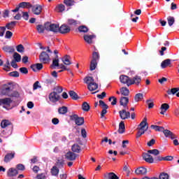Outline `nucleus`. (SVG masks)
<instances>
[{"instance_id": "46", "label": "nucleus", "mask_w": 179, "mask_h": 179, "mask_svg": "<svg viewBox=\"0 0 179 179\" xmlns=\"http://www.w3.org/2000/svg\"><path fill=\"white\" fill-rule=\"evenodd\" d=\"M53 92L57 93L59 95L62 93V87L59 86H57L53 89Z\"/></svg>"}, {"instance_id": "10", "label": "nucleus", "mask_w": 179, "mask_h": 179, "mask_svg": "<svg viewBox=\"0 0 179 179\" xmlns=\"http://www.w3.org/2000/svg\"><path fill=\"white\" fill-rule=\"evenodd\" d=\"M120 80L121 83H124V85H127V86H131L132 83H131V78L127 76H120Z\"/></svg>"}, {"instance_id": "20", "label": "nucleus", "mask_w": 179, "mask_h": 179, "mask_svg": "<svg viewBox=\"0 0 179 179\" xmlns=\"http://www.w3.org/2000/svg\"><path fill=\"white\" fill-rule=\"evenodd\" d=\"M104 177L106 179H120V178H118L117 175L113 172L105 174Z\"/></svg>"}, {"instance_id": "55", "label": "nucleus", "mask_w": 179, "mask_h": 179, "mask_svg": "<svg viewBox=\"0 0 179 179\" xmlns=\"http://www.w3.org/2000/svg\"><path fill=\"white\" fill-rule=\"evenodd\" d=\"M36 30L38 31V33H44V26L43 25H38L36 27Z\"/></svg>"}, {"instance_id": "22", "label": "nucleus", "mask_w": 179, "mask_h": 179, "mask_svg": "<svg viewBox=\"0 0 179 179\" xmlns=\"http://www.w3.org/2000/svg\"><path fill=\"white\" fill-rule=\"evenodd\" d=\"M50 173L52 176H54L55 177H58V174H59V169H58L57 166H54L51 169Z\"/></svg>"}, {"instance_id": "24", "label": "nucleus", "mask_w": 179, "mask_h": 179, "mask_svg": "<svg viewBox=\"0 0 179 179\" xmlns=\"http://www.w3.org/2000/svg\"><path fill=\"white\" fill-rule=\"evenodd\" d=\"M128 103H129V98L127 96H123L120 98V106H123L124 107H125V106H127Z\"/></svg>"}, {"instance_id": "8", "label": "nucleus", "mask_w": 179, "mask_h": 179, "mask_svg": "<svg viewBox=\"0 0 179 179\" xmlns=\"http://www.w3.org/2000/svg\"><path fill=\"white\" fill-rule=\"evenodd\" d=\"M31 8L34 15H40L43 10V7L40 4H36L35 6H32Z\"/></svg>"}, {"instance_id": "18", "label": "nucleus", "mask_w": 179, "mask_h": 179, "mask_svg": "<svg viewBox=\"0 0 179 179\" xmlns=\"http://www.w3.org/2000/svg\"><path fill=\"white\" fill-rule=\"evenodd\" d=\"M31 68L34 71V72H37V71H41V69H43V64L38 63L36 64H33L31 66Z\"/></svg>"}, {"instance_id": "42", "label": "nucleus", "mask_w": 179, "mask_h": 179, "mask_svg": "<svg viewBox=\"0 0 179 179\" xmlns=\"http://www.w3.org/2000/svg\"><path fill=\"white\" fill-rule=\"evenodd\" d=\"M13 58L14 61H16V62H20V61H22V56H20L17 52L14 53Z\"/></svg>"}, {"instance_id": "12", "label": "nucleus", "mask_w": 179, "mask_h": 179, "mask_svg": "<svg viewBox=\"0 0 179 179\" xmlns=\"http://www.w3.org/2000/svg\"><path fill=\"white\" fill-rule=\"evenodd\" d=\"M119 113L122 120H127L131 117V113L125 110H120Z\"/></svg>"}, {"instance_id": "44", "label": "nucleus", "mask_w": 179, "mask_h": 179, "mask_svg": "<svg viewBox=\"0 0 179 179\" xmlns=\"http://www.w3.org/2000/svg\"><path fill=\"white\" fill-rule=\"evenodd\" d=\"M148 152L150 155H153L154 156H158V155H160V151L157 149L150 150Z\"/></svg>"}, {"instance_id": "54", "label": "nucleus", "mask_w": 179, "mask_h": 179, "mask_svg": "<svg viewBox=\"0 0 179 179\" xmlns=\"http://www.w3.org/2000/svg\"><path fill=\"white\" fill-rule=\"evenodd\" d=\"M169 174H167L166 173H162L159 175V179H169Z\"/></svg>"}, {"instance_id": "43", "label": "nucleus", "mask_w": 179, "mask_h": 179, "mask_svg": "<svg viewBox=\"0 0 179 179\" xmlns=\"http://www.w3.org/2000/svg\"><path fill=\"white\" fill-rule=\"evenodd\" d=\"M96 66H97V62L92 60L90 66V71H94V69H96Z\"/></svg>"}, {"instance_id": "27", "label": "nucleus", "mask_w": 179, "mask_h": 179, "mask_svg": "<svg viewBox=\"0 0 179 179\" xmlns=\"http://www.w3.org/2000/svg\"><path fill=\"white\" fill-rule=\"evenodd\" d=\"M20 8H27V9H30V8L32 7L31 3H29V2H21L20 4Z\"/></svg>"}, {"instance_id": "35", "label": "nucleus", "mask_w": 179, "mask_h": 179, "mask_svg": "<svg viewBox=\"0 0 179 179\" xmlns=\"http://www.w3.org/2000/svg\"><path fill=\"white\" fill-rule=\"evenodd\" d=\"M120 93L122 96H129V90L127 87H122L120 89Z\"/></svg>"}, {"instance_id": "17", "label": "nucleus", "mask_w": 179, "mask_h": 179, "mask_svg": "<svg viewBox=\"0 0 179 179\" xmlns=\"http://www.w3.org/2000/svg\"><path fill=\"white\" fill-rule=\"evenodd\" d=\"M18 172L15 168H10L7 171V175L8 177H15L17 176Z\"/></svg>"}, {"instance_id": "61", "label": "nucleus", "mask_w": 179, "mask_h": 179, "mask_svg": "<svg viewBox=\"0 0 179 179\" xmlns=\"http://www.w3.org/2000/svg\"><path fill=\"white\" fill-rule=\"evenodd\" d=\"M40 83H38V81H36L34 85H33V88L34 90H37V89H40V87H41V86H40Z\"/></svg>"}, {"instance_id": "62", "label": "nucleus", "mask_w": 179, "mask_h": 179, "mask_svg": "<svg viewBox=\"0 0 179 179\" xmlns=\"http://www.w3.org/2000/svg\"><path fill=\"white\" fill-rule=\"evenodd\" d=\"M99 106L103 108H108V106L102 100L99 101Z\"/></svg>"}, {"instance_id": "36", "label": "nucleus", "mask_w": 179, "mask_h": 179, "mask_svg": "<svg viewBox=\"0 0 179 179\" xmlns=\"http://www.w3.org/2000/svg\"><path fill=\"white\" fill-rule=\"evenodd\" d=\"M59 114H66L68 113V108L66 106H62L58 109Z\"/></svg>"}, {"instance_id": "3", "label": "nucleus", "mask_w": 179, "mask_h": 179, "mask_svg": "<svg viewBox=\"0 0 179 179\" xmlns=\"http://www.w3.org/2000/svg\"><path fill=\"white\" fill-rule=\"evenodd\" d=\"M45 29L48 31L58 33V31H59V25L57 24H51L50 22H47L45 24Z\"/></svg>"}, {"instance_id": "51", "label": "nucleus", "mask_w": 179, "mask_h": 179, "mask_svg": "<svg viewBox=\"0 0 179 179\" xmlns=\"http://www.w3.org/2000/svg\"><path fill=\"white\" fill-rule=\"evenodd\" d=\"M52 66H59V59H58V56L53 59Z\"/></svg>"}, {"instance_id": "9", "label": "nucleus", "mask_w": 179, "mask_h": 179, "mask_svg": "<svg viewBox=\"0 0 179 179\" xmlns=\"http://www.w3.org/2000/svg\"><path fill=\"white\" fill-rule=\"evenodd\" d=\"M59 31L62 34H66L71 31V27L65 24L59 27Z\"/></svg>"}, {"instance_id": "40", "label": "nucleus", "mask_w": 179, "mask_h": 179, "mask_svg": "<svg viewBox=\"0 0 179 179\" xmlns=\"http://www.w3.org/2000/svg\"><path fill=\"white\" fill-rule=\"evenodd\" d=\"M177 92H179V88H172L171 90H168L166 93L167 94L171 95V94H176Z\"/></svg>"}, {"instance_id": "39", "label": "nucleus", "mask_w": 179, "mask_h": 179, "mask_svg": "<svg viewBox=\"0 0 179 179\" xmlns=\"http://www.w3.org/2000/svg\"><path fill=\"white\" fill-rule=\"evenodd\" d=\"M69 94L73 100H78V99L79 97V96H78V94H76V92H75V91H70L69 92Z\"/></svg>"}, {"instance_id": "21", "label": "nucleus", "mask_w": 179, "mask_h": 179, "mask_svg": "<svg viewBox=\"0 0 179 179\" xmlns=\"http://www.w3.org/2000/svg\"><path fill=\"white\" fill-rule=\"evenodd\" d=\"M93 38H94V36L93 35H85L84 36V40L87 44H92L93 43Z\"/></svg>"}, {"instance_id": "6", "label": "nucleus", "mask_w": 179, "mask_h": 179, "mask_svg": "<svg viewBox=\"0 0 179 179\" xmlns=\"http://www.w3.org/2000/svg\"><path fill=\"white\" fill-rule=\"evenodd\" d=\"M59 99H61V96L54 91L49 94V100L51 103H57V101H59Z\"/></svg>"}, {"instance_id": "5", "label": "nucleus", "mask_w": 179, "mask_h": 179, "mask_svg": "<svg viewBox=\"0 0 179 179\" xmlns=\"http://www.w3.org/2000/svg\"><path fill=\"white\" fill-rule=\"evenodd\" d=\"M39 61L43 64H48L50 61V55L45 52H42L39 55Z\"/></svg>"}, {"instance_id": "23", "label": "nucleus", "mask_w": 179, "mask_h": 179, "mask_svg": "<svg viewBox=\"0 0 179 179\" xmlns=\"http://www.w3.org/2000/svg\"><path fill=\"white\" fill-rule=\"evenodd\" d=\"M141 80L142 79L140 76H136L133 79H131V85H139Z\"/></svg>"}, {"instance_id": "48", "label": "nucleus", "mask_w": 179, "mask_h": 179, "mask_svg": "<svg viewBox=\"0 0 179 179\" xmlns=\"http://www.w3.org/2000/svg\"><path fill=\"white\" fill-rule=\"evenodd\" d=\"M167 20L169 26H172L173 24H174V22H176V20H174V17L171 16L167 17Z\"/></svg>"}, {"instance_id": "25", "label": "nucleus", "mask_w": 179, "mask_h": 179, "mask_svg": "<svg viewBox=\"0 0 179 179\" xmlns=\"http://www.w3.org/2000/svg\"><path fill=\"white\" fill-rule=\"evenodd\" d=\"M170 65H171V60L170 59L164 60L161 64V66L163 69L167 68V66H170Z\"/></svg>"}, {"instance_id": "45", "label": "nucleus", "mask_w": 179, "mask_h": 179, "mask_svg": "<svg viewBox=\"0 0 179 179\" xmlns=\"http://www.w3.org/2000/svg\"><path fill=\"white\" fill-rule=\"evenodd\" d=\"M3 50L6 52H13L15 51V49L10 46H5L3 48Z\"/></svg>"}, {"instance_id": "2", "label": "nucleus", "mask_w": 179, "mask_h": 179, "mask_svg": "<svg viewBox=\"0 0 179 179\" xmlns=\"http://www.w3.org/2000/svg\"><path fill=\"white\" fill-rule=\"evenodd\" d=\"M84 82L87 85L88 90H90V92L97 90V89L99 88V85L94 82V79H93V77H85L84 78Z\"/></svg>"}, {"instance_id": "49", "label": "nucleus", "mask_w": 179, "mask_h": 179, "mask_svg": "<svg viewBox=\"0 0 179 179\" xmlns=\"http://www.w3.org/2000/svg\"><path fill=\"white\" fill-rule=\"evenodd\" d=\"M57 12H64L65 10V6L64 4H59L57 6Z\"/></svg>"}, {"instance_id": "32", "label": "nucleus", "mask_w": 179, "mask_h": 179, "mask_svg": "<svg viewBox=\"0 0 179 179\" xmlns=\"http://www.w3.org/2000/svg\"><path fill=\"white\" fill-rule=\"evenodd\" d=\"M10 125V122L9 120H4L1 122V127L2 129H6Z\"/></svg>"}, {"instance_id": "13", "label": "nucleus", "mask_w": 179, "mask_h": 179, "mask_svg": "<svg viewBox=\"0 0 179 179\" xmlns=\"http://www.w3.org/2000/svg\"><path fill=\"white\" fill-rule=\"evenodd\" d=\"M143 159L147 163H153L155 162V159H153V157L152 155L148 154V153H144L143 154Z\"/></svg>"}, {"instance_id": "11", "label": "nucleus", "mask_w": 179, "mask_h": 179, "mask_svg": "<svg viewBox=\"0 0 179 179\" xmlns=\"http://www.w3.org/2000/svg\"><path fill=\"white\" fill-rule=\"evenodd\" d=\"M164 135L165 136L166 138H170L171 139H176L177 136L174 134L169 129H164L162 131Z\"/></svg>"}, {"instance_id": "26", "label": "nucleus", "mask_w": 179, "mask_h": 179, "mask_svg": "<svg viewBox=\"0 0 179 179\" xmlns=\"http://www.w3.org/2000/svg\"><path fill=\"white\" fill-rule=\"evenodd\" d=\"M150 128L152 129H154L155 131H156L157 132H163V131H164V127H160V126H157V125H155V124H152L150 126Z\"/></svg>"}, {"instance_id": "63", "label": "nucleus", "mask_w": 179, "mask_h": 179, "mask_svg": "<svg viewBox=\"0 0 179 179\" xmlns=\"http://www.w3.org/2000/svg\"><path fill=\"white\" fill-rule=\"evenodd\" d=\"M12 36H13V34L12 33V31H7L6 32V36L5 37L6 38H11Z\"/></svg>"}, {"instance_id": "47", "label": "nucleus", "mask_w": 179, "mask_h": 179, "mask_svg": "<svg viewBox=\"0 0 179 179\" xmlns=\"http://www.w3.org/2000/svg\"><path fill=\"white\" fill-rule=\"evenodd\" d=\"M83 111H89L90 110V106H89V103L87 102H84L83 103Z\"/></svg>"}, {"instance_id": "29", "label": "nucleus", "mask_w": 179, "mask_h": 179, "mask_svg": "<svg viewBox=\"0 0 179 179\" xmlns=\"http://www.w3.org/2000/svg\"><path fill=\"white\" fill-rule=\"evenodd\" d=\"M10 103H12V99H10V98L0 99V104H6V106H9Z\"/></svg>"}, {"instance_id": "4", "label": "nucleus", "mask_w": 179, "mask_h": 179, "mask_svg": "<svg viewBox=\"0 0 179 179\" xmlns=\"http://www.w3.org/2000/svg\"><path fill=\"white\" fill-rule=\"evenodd\" d=\"M70 119L71 120V121H74V122L76 125L80 126V125H83V124H85V118L79 117V116H78V115H71Z\"/></svg>"}, {"instance_id": "57", "label": "nucleus", "mask_w": 179, "mask_h": 179, "mask_svg": "<svg viewBox=\"0 0 179 179\" xmlns=\"http://www.w3.org/2000/svg\"><path fill=\"white\" fill-rule=\"evenodd\" d=\"M113 100V101L111 102L112 106H115V104H117V98H115V96H111L109 98V101H111Z\"/></svg>"}, {"instance_id": "19", "label": "nucleus", "mask_w": 179, "mask_h": 179, "mask_svg": "<svg viewBox=\"0 0 179 179\" xmlns=\"http://www.w3.org/2000/svg\"><path fill=\"white\" fill-rule=\"evenodd\" d=\"M67 24L69 26H78V24H80V22L76 20L69 18L67 20Z\"/></svg>"}, {"instance_id": "38", "label": "nucleus", "mask_w": 179, "mask_h": 179, "mask_svg": "<svg viewBox=\"0 0 179 179\" xmlns=\"http://www.w3.org/2000/svg\"><path fill=\"white\" fill-rule=\"evenodd\" d=\"M78 31H80V33H87V31H89V29L87 27L82 25L78 27Z\"/></svg>"}, {"instance_id": "33", "label": "nucleus", "mask_w": 179, "mask_h": 179, "mask_svg": "<svg viewBox=\"0 0 179 179\" xmlns=\"http://www.w3.org/2000/svg\"><path fill=\"white\" fill-rule=\"evenodd\" d=\"M13 157H15V154H12V153L8 154L4 157V162L6 163H8V162H10V160H12Z\"/></svg>"}, {"instance_id": "58", "label": "nucleus", "mask_w": 179, "mask_h": 179, "mask_svg": "<svg viewBox=\"0 0 179 179\" xmlns=\"http://www.w3.org/2000/svg\"><path fill=\"white\" fill-rule=\"evenodd\" d=\"M10 94L9 97H19V92L16 91L11 90Z\"/></svg>"}, {"instance_id": "37", "label": "nucleus", "mask_w": 179, "mask_h": 179, "mask_svg": "<svg viewBox=\"0 0 179 179\" xmlns=\"http://www.w3.org/2000/svg\"><path fill=\"white\" fill-rule=\"evenodd\" d=\"M15 26H16V21H13L7 24L6 28L8 29V30H12Z\"/></svg>"}, {"instance_id": "14", "label": "nucleus", "mask_w": 179, "mask_h": 179, "mask_svg": "<svg viewBox=\"0 0 179 179\" xmlns=\"http://www.w3.org/2000/svg\"><path fill=\"white\" fill-rule=\"evenodd\" d=\"M135 173L137 176H145L148 173V170L146 168L141 166L136 169Z\"/></svg>"}, {"instance_id": "52", "label": "nucleus", "mask_w": 179, "mask_h": 179, "mask_svg": "<svg viewBox=\"0 0 179 179\" xmlns=\"http://www.w3.org/2000/svg\"><path fill=\"white\" fill-rule=\"evenodd\" d=\"M17 52H24V47H23V45L20 44L18 45L17 47Z\"/></svg>"}, {"instance_id": "56", "label": "nucleus", "mask_w": 179, "mask_h": 179, "mask_svg": "<svg viewBox=\"0 0 179 179\" xmlns=\"http://www.w3.org/2000/svg\"><path fill=\"white\" fill-rule=\"evenodd\" d=\"M64 3L66 6H72L73 5L74 1L73 0H64Z\"/></svg>"}, {"instance_id": "41", "label": "nucleus", "mask_w": 179, "mask_h": 179, "mask_svg": "<svg viewBox=\"0 0 179 179\" xmlns=\"http://www.w3.org/2000/svg\"><path fill=\"white\" fill-rule=\"evenodd\" d=\"M143 94L142 93H138L136 94V96H134V100L136 102L141 101V100H143Z\"/></svg>"}, {"instance_id": "53", "label": "nucleus", "mask_w": 179, "mask_h": 179, "mask_svg": "<svg viewBox=\"0 0 179 179\" xmlns=\"http://www.w3.org/2000/svg\"><path fill=\"white\" fill-rule=\"evenodd\" d=\"M147 104L148 105V108H153L155 107V103L152 99H148L146 101Z\"/></svg>"}, {"instance_id": "34", "label": "nucleus", "mask_w": 179, "mask_h": 179, "mask_svg": "<svg viewBox=\"0 0 179 179\" xmlns=\"http://www.w3.org/2000/svg\"><path fill=\"white\" fill-rule=\"evenodd\" d=\"M1 135H3L4 136L6 137L10 136V135H12V131H10V130H8L6 128L2 129Z\"/></svg>"}, {"instance_id": "64", "label": "nucleus", "mask_w": 179, "mask_h": 179, "mask_svg": "<svg viewBox=\"0 0 179 179\" xmlns=\"http://www.w3.org/2000/svg\"><path fill=\"white\" fill-rule=\"evenodd\" d=\"M36 179H45V175L43 173L38 174Z\"/></svg>"}, {"instance_id": "16", "label": "nucleus", "mask_w": 179, "mask_h": 179, "mask_svg": "<svg viewBox=\"0 0 179 179\" xmlns=\"http://www.w3.org/2000/svg\"><path fill=\"white\" fill-rule=\"evenodd\" d=\"M65 156H66V159H67V160H69L70 162L76 160V154L72 152H68Z\"/></svg>"}, {"instance_id": "59", "label": "nucleus", "mask_w": 179, "mask_h": 179, "mask_svg": "<svg viewBox=\"0 0 179 179\" xmlns=\"http://www.w3.org/2000/svg\"><path fill=\"white\" fill-rule=\"evenodd\" d=\"M20 72H21V73H24L25 75L29 73V71L26 67L20 68Z\"/></svg>"}, {"instance_id": "50", "label": "nucleus", "mask_w": 179, "mask_h": 179, "mask_svg": "<svg viewBox=\"0 0 179 179\" xmlns=\"http://www.w3.org/2000/svg\"><path fill=\"white\" fill-rule=\"evenodd\" d=\"M100 58V56L99 55V53L96 52H94L92 54V61H96L97 62V60Z\"/></svg>"}, {"instance_id": "28", "label": "nucleus", "mask_w": 179, "mask_h": 179, "mask_svg": "<svg viewBox=\"0 0 179 179\" xmlns=\"http://www.w3.org/2000/svg\"><path fill=\"white\" fill-rule=\"evenodd\" d=\"M62 62L64 65H71V57L66 55L62 58Z\"/></svg>"}, {"instance_id": "30", "label": "nucleus", "mask_w": 179, "mask_h": 179, "mask_svg": "<svg viewBox=\"0 0 179 179\" xmlns=\"http://www.w3.org/2000/svg\"><path fill=\"white\" fill-rule=\"evenodd\" d=\"M71 150L73 152H74L75 153H80L81 148L80 146L78 144H74L73 145H72L71 147Z\"/></svg>"}, {"instance_id": "7", "label": "nucleus", "mask_w": 179, "mask_h": 179, "mask_svg": "<svg viewBox=\"0 0 179 179\" xmlns=\"http://www.w3.org/2000/svg\"><path fill=\"white\" fill-rule=\"evenodd\" d=\"M12 92V90H10V87L8 85H4L3 86V88L1 90V94H3V96H11L10 93Z\"/></svg>"}, {"instance_id": "15", "label": "nucleus", "mask_w": 179, "mask_h": 179, "mask_svg": "<svg viewBox=\"0 0 179 179\" xmlns=\"http://www.w3.org/2000/svg\"><path fill=\"white\" fill-rule=\"evenodd\" d=\"M169 108H170V105H169V103H162L159 108V110H161L160 114H162V115H164Z\"/></svg>"}, {"instance_id": "31", "label": "nucleus", "mask_w": 179, "mask_h": 179, "mask_svg": "<svg viewBox=\"0 0 179 179\" xmlns=\"http://www.w3.org/2000/svg\"><path fill=\"white\" fill-rule=\"evenodd\" d=\"M119 134H124L125 132V124L124 122H121L119 124Z\"/></svg>"}, {"instance_id": "60", "label": "nucleus", "mask_w": 179, "mask_h": 179, "mask_svg": "<svg viewBox=\"0 0 179 179\" xmlns=\"http://www.w3.org/2000/svg\"><path fill=\"white\" fill-rule=\"evenodd\" d=\"M10 76H13V78H19V72L13 71L9 73Z\"/></svg>"}, {"instance_id": "1", "label": "nucleus", "mask_w": 179, "mask_h": 179, "mask_svg": "<svg viewBox=\"0 0 179 179\" xmlns=\"http://www.w3.org/2000/svg\"><path fill=\"white\" fill-rule=\"evenodd\" d=\"M149 128V124H148V119L145 117L143 121L140 123L138 125L137 129H138L137 134H136V138H141L146 131H148V129Z\"/></svg>"}]
</instances>
